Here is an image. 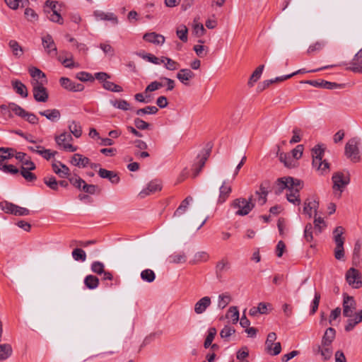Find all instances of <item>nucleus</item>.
<instances>
[{"label":"nucleus","instance_id":"f257e3e1","mask_svg":"<svg viewBox=\"0 0 362 362\" xmlns=\"http://www.w3.org/2000/svg\"><path fill=\"white\" fill-rule=\"evenodd\" d=\"M325 149L322 144H317L312 149L313 167L320 175L327 174L329 171V163L326 160H322Z\"/></svg>","mask_w":362,"mask_h":362},{"label":"nucleus","instance_id":"f03ea898","mask_svg":"<svg viewBox=\"0 0 362 362\" xmlns=\"http://www.w3.org/2000/svg\"><path fill=\"white\" fill-rule=\"evenodd\" d=\"M344 232V229L342 226H337L333 231V239L336 244V247L334 248V257L337 260L342 261H344V238L342 237Z\"/></svg>","mask_w":362,"mask_h":362},{"label":"nucleus","instance_id":"7ed1b4c3","mask_svg":"<svg viewBox=\"0 0 362 362\" xmlns=\"http://www.w3.org/2000/svg\"><path fill=\"white\" fill-rule=\"evenodd\" d=\"M231 206L234 209H238L235 212L236 215L246 216L255 206V204L252 203V196H251L247 200L245 198L235 199L231 204Z\"/></svg>","mask_w":362,"mask_h":362},{"label":"nucleus","instance_id":"20e7f679","mask_svg":"<svg viewBox=\"0 0 362 362\" xmlns=\"http://www.w3.org/2000/svg\"><path fill=\"white\" fill-rule=\"evenodd\" d=\"M54 140L59 148L65 151L75 152L77 150V147L71 144V141H73L71 134L66 132L55 136Z\"/></svg>","mask_w":362,"mask_h":362},{"label":"nucleus","instance_id":"39448f33","mask_svg":"<svg viewBox=\"0 0 362 362\" xmlns=\"http://www.w3.org/2000/svg\"><path fill=\"white\" fill-rule=\"evenodd\" d=\"M333 190L334 195L339 198L344 187L349 184V178L342 173L337 172L332 175Z\"/></svg>","mask_w":362,"mask_h":362},{"label":"nucleus","instance_id":"423d86ee","mask_svg":"<svg viewBox=\"0 0 362 362\" xmlns=\"http://www.w3.org/2000/svg\"><path fill=\"white\" fill-rule=\"evenodd\" d=\"M359 144L360 139L354 137L349 139L345 145V155L354 162H358L360 159Z\"/></svg>","mask_w":362,"mask_h":362},{"label":"nucleus","instance_id":"0eeeda50","mask_svg":"<svg viewBox=\"0 0 362 362\" xmlns=\"http://www.w3.org/2000/svg\"><path fill=\"white\" fill-rule=\"evenodd\" d=\"M0 209L5 213L14 216H28L30 214V211L28 209L19 206L7 201L0 202Z\"/></svg>","mask_w":362,"mask_h":362},{"label":"nucleus","instance_id":"6e6552de","mask_svg":"<svg viewBox=\"0 0 362 362\" xmlns=\"http://www.w3.org/2000/svg\"><path fill=\"white\" fill-rule=\"evenodd\" d=\"M276 334L275 332H270L267 335L265 341V351L271 356H276L281 351V345L280 342H275Z\"/></svg>","mask_w":362,"mask_h":362},{"label":"nucleus","instance_id":"1a4fd4ad","mask_svg":"<svg viewBox=\"0 0 362 362\" xmlns=\"http://www.w3.org/2000/svg\"><path fill=\"white\" fill-rule=\"evenodd\" d=\"M47 83L39 81H31L33 86V93L35 100L37 102L45 103L47 101L49 95L45 85Z\"/></svg>","mask_w":362,"mask_h":362},{"label":"nucleus","instance_id":"9d476101","mask_svg":"<svg viewBox=\"0 0 362 362\" xmlns=\"http://www.w3.org/2000/svg\"><path fill=\"white\" fill-rule=\"evenodd\" d=\"M315 355L320 354L324 361L330 359L333 354L332 345L321 342L320 344H315L312 347Z\"/></svg>","mask_w":362,"mask_h":362},{"label":"nucleus","instance_id":"9b49d317","mask_svg":"<svg viewBox=\"0 0 362 362\" xmlns=\"http://www.w3.org/2000/svg\"><path fill=\"white\" fill-rule=\"evenodd\" d=\"M346 279L348 284L354 288H359L362 287V275L356 269H349L346 272Z\"/></svg>","mask_w":362,"mask_h":362},{"label":"nucleus","instance_id":"f8f14e48","mask_svg":"<svg viewBox=\"0 0 362 362\" xmlns=\"http://www.w3.org/2000/svg\"><path fill=\"white\" fill-rule=\"evenodd\" d=\"M296 183L298 185V180L294 179L291 177L279 178L276 180L277 189L276 191V194H281L285 189L288 190L290 187L295 186Z\"/></svg>","mask_w":362,"mask_h":362},{"label":"nucleus","instance_id":"ddd939ff","mask_svg":"<svg viewBox=\"0 0 362 362\" xmlns=\"http://www.w3.org/2000/svg\"><path fill=\"white\" fill-rule=\"evenodd\" d=\"M301 188V182L300 180H298V185L296 183L295 186H293V187H290L288 189V192L286 193L287 200L295 205H300V199L299 192Z\"/></svg>","mask_w":362,"mask_h":362},{"label":"nucleus","instance_id":"4468645a","mask_svg":"<svg viewBox=\"0 0 362 362\" xmlns=\"http://www.w3.org/2000/svg\"><path fill=\"white\" fill-rule=\"evenodd\" d=\"M269 187L270 182L266 180L261 183L259 189L256 191L255 194L257 196V200L259 205L262 206L267 202Z\"/></svg>","mask_w":362,"mask_h":362},{"label":"nucleus","instance_id":"2eb2a0df","mask_svg":"<svg viewBox=\"0 0 362 362\" xmlns=\"http://www.w3.org/2000/svg\"><path fill=\"white\" fill-rule=\"evenodd\" d=\"M59 82L64 88L69 91L80 92L84 89V86L82 83L74 82L66 77H62Z\"/></svg>","mask_w":362,"mask_h":362},{"label":"nucleus","instance_id":"dca6fc26","mask_svg":"<svg viewBox=\"0 0 362 362\" xmlns=\"http://www.w3.org/2000/svg\"><path fill=\"white\" fill-rule=\"evenodd\" d=\"M52 170L61 178H66L70 175V169L61 161L55 160L52 164Z\"/></svg>","mask_w":362,"mask_h":362},{"label":"nucleus","instance_id":"f3484780","mask_svg":"<svg viewBox=\"0 0 362 362\" xmlns=\"http://www.w3.org/2000/svg\"><path fill=\"white\" fill-rule=\"evenodd\" d=\"M42 45L48 54L56 56L57 54V46L52 37L47 34L42 37Z\"/></svg>","mask_w":362,"mask_h":362},{"label":"nucleus","instance_id":"a211bd4d","mask_svg":"<svg viewBox=\"0 0 362 362\" xmlns=\"http://www.w3.org/2000/svg\"><path fill=\"white\" fill-rule=\"evenodd\" d=\"M356 310V302L353 297L346 296L343 301V315L345 317H350L352 316L354 311Z\"/></svg>","mask_w":362,"mask_h":362},{"label":"nucleus","instance_id":"6ab92c4d","mask_svg":"<svg viewBox=\"0 0 362 362\" xmlns=\"http://www.w3.org/2000/svg\"><path fill=\"white\" fill-rule=\"evenodd\" d=\"M161 188V184L158 180H152L145 189L140 192L139 196L141 198H144L148 195L160 191Z\"/></svg>","mask_w":362,"mask_h":362},{"label":"nucleus","instance_id":"aec40b11","mask_svg":"<svg viewBox=\"0 0 362 362\" xmlns=\"http://www.w3.org/2000/svg\"><path fill=\"white\" fill-rule=\"evenodd\" d=\"M318 202L313 199H308L304 203L303 213L307 214L310 218L313 214L316 216L317 209L318 208Z\"/></svg>","mask_w":362,"mask_h":362},{"label":"nucleus","instance_id":"412c9836","mask_svg":"<svg viewBox=\"0 0 362 362\" xmlns=\"http://www.w3.org/2000/svg\"><path fill=\"white\" fill-rule=\"evenodd\" d=\"M93 16L96 21H109L114 24L118 23L117 17L113 13H105L102 11L96 10L93 12Z\"/></svg>","mask_w":362,"mask_h":362},{"label":"nucleus","instance_id":"4be33fe9","mask_svg":"<svg viewBox=\"0 0 362 362\" xmlns=\"http://www.w3.org/2000/svg\"><path fill=\"white\" fill-rule=\"evenodd\" d=\"M143 39L156 45H162L165 42L164 36L154 32L144 34Z\"/></svg>","mask_w":362,"mask_h":362},{"label":"nucleus","instance_id":"5701e85b","mask_svg":"<svg viewBox=\"0 0 362 362\" xmlns=\"http://www.w3.org/2000/svg\"><path fill=\"white\" fill-rule=\"evenodd\" d=\"M350 64L349 69L355 73H362V49L356 54Z\"/></svg>","mask_w":362,"mask_h":362},{"label":"nucleus","instance_id":"b1692460","mask_svg":"<svg viewBox=\"0 0 362 362\" xmlns=\"http://www.w3.org/2000/svg\"><path fill=\"white\" fill-rule=\"evenodd\" d=\"M231 192V186L227 184L226 181H223L221 186L219 188V196L217 201L218 204H221L224 203L228 198Z\"/></svg>","mask_w":362,"mask_h":362},{"label":"nucleus","instance_id":"393cba45","mask_svg":"<svg viewBox=\"0 0 362 362\" xmlns=\"http://www.w3.org/2000/svg\"><path fill=\"white\" fill-rule=\"evenodd\" d=\"M211 303V298L205 296L199 300L194 305V312L197 314H202Z\"/></svg>","mask_w":362,"mask_h":362},{"label":"nucleus","instance_id":"a878e982","mask_svg":"<svg viewBox=\"0 0 362 362\" xmlns=\"http://www.w3.org/2000/svg\"><path fill=\"white\" fill-rule=\"evenodd\" d=\"M71 163L78 168H86L90 163V159L80 153H75L71 159Z\"/></svg>","mask_w":362,"mask_h":362},{"label":"nucleus","instance_id":"bb28decb","mask_svg":"<svg viewBox=\"0 0 362 362\" xmlns=\"http://www.w3.org/2000/svg\"><path fill=\"white\" fill-rule=\"evenodd\" d=\"M26 156L27 155L25 153L17 152L15 158L22 163L21 168L35 170L36 168L35 164L30 160V158H26Z\"/></svg>","mask_w":362,"mask_h":362},{"label":"nucleus","instance_id":"cd10ccee","mask_svg":"<svg viewBox=\"0 0 362 362\" xmlns=\"http://www.w3.org/2000/svg\"><path fill=\"white\" fill-rule=\"evenodd\" d=\"M98 175L102 178L108 179L112 184H117L120 181L119 175L114 171L107 170L104 168H100L98 170Z\"/></svg>","mask_w":362,"mask_h":362},{"label":"nucleus","instance_id":"c85d7f7f","mask_svg":"<svg viewBox=\"0 0 362 362\" xmlns=\"http://www.w3.org/2000/svg\"><path fill=\"white\" fill-rule=\"evenodd\" d=\"M194 77V74L189 69H180L177 74V79L185 85H187L188 81Z\"/></svg>","mask_w":362,"mask_h":362},{"label":"nucleus","instance_id":"c756f323","mask_svg":"<svg viewBox=\"0 0 362 362\" xmlns=\"http://www.w3.org/2000/svg\"><path fill=\"white\" fill-rule=\"evenodd\" d=\"M307 83H309L315 87H320L325 89L332 90L337 88L339 85L336 83L329 82L324 80L321 81H308Z\"/></svg>","mask_w":362,"mask_h":362},{"label":"nucleus","instance_id":"7c9ffc66","mask_svg":"<svg viewBox=\"0 0 362 362\" xmlns=\"http://www.w3.org/2000/svg\"><path fill=\"white\" fill-rule=\"evenodd\" d=\"M11 85L15 92L22 98H27L28 93L26 86L19 80H13Z\"/></svg>","mask_w":362,"mask_h":362},{"label":"nucleus","instance_id":"2f4dec72","mask_svg":"<svg viewBox=\"0 0 362 362\" xmlns=\"http://www.w3.org/2000/svg\"><path fill=\"white\" fill-rule=\"evenodd\" d=\"M29 73L33 78L31 81H39L47 83V79L45 74L39 69L36 67H31L29 69Z\"/></svg>","mask_w":362,"mask_h":362},{"label":"nucleus","instance_id":"473e14b6","mask_svg":"<svg viewBox=\"0 0 362 362\" xmlns=\"http://www.w3.org/2000/svg\"><path fill=\"white\" fill-rule=\"evenodd\" d=\"M39 114L53 122L58 121L61 117L59 110L57 109L40 111Z\"/></svg>","mask_w":362,"mask_h":362},{"label":"nucleus","instance_id":"72a5a7b5","mask_svg":"<svg viewBox=\"0 0 362 362\" xmlns=\"http://www.w3.org/2000/svg\"><path fill=\"white\" fill-rule=\"evenodd\" d=\"M16 150L13 148L0 147V163L16 156Z\"/></svg>","mask_w":362,"mask_h":362},{"label":"nucleus","instance_id":"f704fd0d","mask_svg":"<svg viewBox=\"0 0 362 362\" xmlns=\"http://www.w3.org/2000/svg\"><path fill=\"white\" fill-rule=\"evenodd\" d=\"M8 46L14 57L16 58H20L22 57L24 52L23 49L16 40H10L8 42Z\"/></svg>","mask_w":362,"mask_h":362},{"label":"nucleus","instance_id":"c9c22d12","mask_svg":"<svg viewBox=\"0 0 362 362\" xmlns=\"http://www.w3.org/2000/svg\"><path fill=\"white\" fill-rule=\"evenodd\" d=\"M336 331L332 327H329L325 332L324 335L322 336L321 342L325 344H328L332 345V342L335 339Z\"/></svg>","mask_w":362,"mask_h":362},{"label":"nucleus","instance_id":"e433bc0d","mask_svg":"<svg viewBox=\"0 0 362 362\" xmlns=\"http://www.w3.org/2000/svg\"><path fill=\"white\" fill-rule=\"evenodd\" d=\"M193 199L192 197L189 196L186 197L180 204L179 207L176 209L174 213V216H180L187 211L188 206L191 202H192Z\"/></svg>","mask_w":362,"mask_h":362},{"label":"nucleus","instance_id":"4c0bfd02","mask_svg":"<svg viewBox=\"0 0 362 362\" xmlns=\"http://www.w3.org/2000/svg\"><path fill=\"white\" fill-rule=\"evenodd\" d=\"M230 262L227 258H222L220 261H218L216 265V273L218 276L225 271H227L230 269Z\"/></svg>","mask_w":362,"mask_h":362},{"label":"nucleus","instance_id":"58836bf2","mask_svg":"<svg viewBox=\"0 0 362 362\" xmlns=\"http://www.w3.org/2000/svg\"><path fill=\"white\" fill-rule=\"evenodd\" d=\"M84 284L90 290L95 289L99 285V279L97 276L90 274L85 277Z\"/></svg>","mask_w":362,"mask_h":362},{"label":"nucleus","instance_id":"ea45409f","mask_svg":"<svg viewBox=\"0 0 362 362\" xmlns=\"http://www.w3.org/2000/svg\"><path fill=\"white\" fill-rule=\"evenodd\" d=\"M69 129L71 134L76 138H79L82 134V127L81 124L73 120L69 122Z\"/></svg>","mask_w":362,"mask_h":362},{"label":"nucleus","instance_id":"a19ab883","mask_svg":"<svg viewBox=\"0 0 362 362\" xmlns=\"http://www.w3.org/2000/svg\"><path fill=\"white\" fill-rule=\"evenodd\" d=\"M13 353V349L9 344H0V361H4L9 358Z\"/></svg>","mask_w":362,"mask_h":362},{"label":"nucleus","instance_id":"79ce46f5","mask_svg":"<svg viewBox=\"0 0 362 362\" xmlns=\"http://www.w3.org/2000/svg\"><path fill=\"white\" fill-rule=\"evenodd\" d=\"M264 68V65H260L253 71V73L251 75V76L249 79V81L247 83V84L250 87H252L254 86L255 83H256L260 78L263 72Z\"/></svg>","mask_w":362,"mask_h":362},{"label":"nucleus","instance_id":"37998d69","mask_svg":"<svg viewBox=\"0 0 362 362\" xmlns=\"http://www.w3.org/2000/svg\"><path fill=\"white\" fill-rule=\"evenodd\" d=\"M47 18L52 22L57 23L59 25L64 23V20L62 16L57 12V11H45Z\"/></svg>","mask_w":362,"mask_h":362},{"label":"nucleus","instance_id":"c03bdc74","mask_svg":"<svg viewBox=\"0 0 362 362\" xmlns=\"http://www.w3.org/2000/svg\"><path fill=\"white\" fill-rule=\"evenodd\" d=\"M44 183L52 190L58 191L59 184L56 177L53 175L46 176L43 178Z\"/></svg>","mask_w":362,"mask_h":362},{"label":"nucleus","instance_id":"a18cd8bd","mask_svg":"<svg viewBox=\"0 0 362 362\" xmlns=\"http://www.w3.org/2000/svg\"><path fill=\"white\" fill-rule=\"evenodd\" d=\"M161 64H164L165 68L170 71H174L178 69L179 64L173 59L166 57H161Z\"/></svg>","mask_w":362,"mask_h":362},{"label":"nucleus","instance_id":"49530a36","mask_svg":"<svg viewBox=\"0 0 362 362\" xmlns=\"http://www.w3.org/2000/svg\"><path fill=\"white\" fill-rule=\"evenodd\" d=\"M187 260V257L184 252L174 253L169 256L168 261L172 264L185 263Z\"/></svg>","mask_w":362,"mask_h":362},{"label":"nucleus","instance_id":"de8ad7c7","mask_svg":"<svg viewBox=\"0 0 362 362\" xmlns=\"http://www.w3.org/2000/svg\"><path fill=\"white\" fill-rule=\"evenodd\" d=\"M226 317L230 319L233 324H237L239 320V311L235 306L230 307L226 315Z\"/></svg>","mask_w":362,"mask_h":362},{"label":"nucleus","instance_id":"09e8293b","mask_svg":"<svg viewBox=\"0 0 362 362\" xmlns=\"http://www.w3.org/2000/svg\"><path fill=\"white\" fill-rule=\"evenodd\" d=\"M277 153L280 161L283 163L286 167L292 168L294 166V160L289 154L283 152Z\"/></svg>","mask_w":362,"mask_h":362},{"label":"nucleus","instance_id":"8fccbe9b","mask_svg":"<svg viewBox=\"0 0 362 362\" xmlns=\"http://www.w3.org/2000/svg\"><path fill=\"white\" fill-rule=\"evenodd\" d=\"M5 2L13 10H16L20 5L21 7H25L29 4L28 0H5Z\"/></svg>","mask_w":362,"mask_h":362},{"label":"nucleus","instance_id":"3c124183","mask_svg":"<svg viewBox=\"0 0 362 362\" xmlns=\"http://www.w3.org/2000/svg\"><path fill=\"white\" fill-rule=\"evenodd\" d=\"M110 104L114 107L122 110L127 111L130 109V104L125 100H110Z\"/></svg>","mask_w":362,"mask_h":362},{"label":"nucleus","instance_id":"603ef678","mask_svg":"<svg viewBox=\"0 0 362 362\" xmlns=\"http://www.w3.org/2000/svg\"><path fill=\"white\" fill-rule=\"evenodd\" d=\"M141 278L144 281L151 283L155 280L156 274L153 270L146 269L141 272Z\"/></svg>","mask_w":362,"mask_h":362},{"label":"nucleus","instance_id":"864d4df0","mask_svg":"<svg viewBox=\"0 0 362 362\" xmlns=\"http://www.w3.org/2000/svg\"><path fill=\"white\" fill-rule=\"evenodd\" d=\"M231 301V297L228 293H222L218 296V307L221 309L225 308Z\"/></svg>","mask_w":362,"mask_h":362},{"label":"nucleus","instance_id":"5fc2aeb1","mask_svg":"<svg viewBox=\"0 0 362 362\" xmlns=\"http://www.w3.org/2000/svg\"><path fill=\"white\" fill-rule=\"evenodd\" d=\"M235 329L233 327L227 325H225L220 332V336L225 341H229V337L235 334Z\"/></svg>","mask_w":362,"mask_h":362},{"label":"nucleus","instance_id":"6e6d98bb","mask_svg":"<svg viewBox=\"0 0 362 362\" xmlns=\"http://www.w3.org/2000/svg\"><path fill=\"white\" fill-rule=\"evenodd\" d=\"M325 227L326 223L322 218H315L313 229L315 230V233L316 235L320 234Z\"/></svg>","mask_w":362,"mask_h":362},{"label":"nucleus","instance_id":"4d7b16f0","mask_svg":"<svg viewBox=\"0 0 362 362\" xmlns=\"http://www.w3.org/2000/svg\"><path fill=\"white\" fill-rule=\"evenodd\" d=\"M326 42L324 40L317 41L313 45H310L307 50V53L309 54H313L314 52H319L323 49L325 46Z\"/></svg>","mask_w":362,"mask_h":362},{"label":"nucleus","instance_id":"13d9d810","mask_svg":"<svg viewBox=\"0 0 362 362\" xmlns=\"http://www.w3.org/2000/svg\"><path fill=\"white\" fill-rule=\"evenodd\" d=\"M72 257L75 261L85 262L86 254L84 250L80 248H76L72 251Z\"/></svg>","mask_w":362,"mask_h":362},{"label":"nucleus","instance_id":"bf43d9fd","mask_svg":"<svg viewBox=\"0 0 362 362\" xmlns=\"http://www.w3.org/2000/svg\"><path fill=\"white\" fill-rule=\"evenodd\" d=\"M10 109L12 110V112L16 115L21 117L22 118H25L26 111L18 105L14 103H10Z\"/></svg>","mask_w":362,"mask_h":362},{"label":"nucleus","instance_id":"052dcab7","mask_svg":"<svg viewBox=\"0 0 362 362\" xmlns=\"http://www.w3.org/2000/svg\"><path fill=\"white\" fill-rule=\"evenodd\" d=\"M103 87L107 90L115 92V93H119L123 90L122 88L119 86V85H117L114 83L112 81H105L103 84Z\"/></svg>","mask_w":362,"mask_h":362},{"label":"nucleus","instance_id":"680f3d73","mask_svg":"<svg viewBox=\"0 0 362 362\" xmlns=\"http://www.w3.org/2000/svg\"><path fill=\"white\" fill-rule=\"evenodd\" d=\"M158 109L156 106H146L144 108L139 109L136 111L138 116H142L145 114L154 115L157 113Z\"/></svg>","mask_w":362,"mask_h":362},{"label":"nucleus","instance_id":"e2e57ef3","mask_svg":"<svg viewBox=\"0 0 362 362\" xmlns=\"http://www.w3.org/2000/svg\"><path fill=\"white\" fill-rule=\"evenodd\" d=\"M188 29L185 25H181L176 31L177 36L184 42L187 41Z\"/></svg>","mask_w":362,"mask_h":362},{"label":"nucleus","instance_id":"0e129e2a","mask_svg":"<svg viewBox=\"0 0 362 362\" xmlns=\"http://www.w3.org/2000/svg\"><path fill=\"white\" fill-rule=\"evenodd\" d=\"M31 170H30L28 168H21L20 173L21 175L25 178V180H26L28 182H33L36 180L37 179L36 175L34 173H31Z\"/></svg>","mask_w":362,"mask_h":362},{"label":"nucleus","instance_id":"69168bd1","mask_svg":"<svg viewBox=\"0 0 362 362\" xmlns=\"http://www.w3.org/2000/svg\"><path fill=\"white\" fill-rule=\"evenodd\" d=\"M91 271L93 273L101 275L103 273H104L105 265L101 262L95 261L91 264Z\"/></svg>","mask_w":362,"mask_h":362},{"label":"nucleus","instance_id":"338daca9","mask_svg":"<svg viewBox=\"0 0 362 362\" xmlns=\"http://www.w3.org/2000/svg\"><path fill=\"white\" fill-rule=\"evenodd\" d=\"M69 182L78 189H81L85 181L77 175L67 177Z\"/></svg>","mask_w":362,"mask_h":362},{"label":"nucleus","instance_id":"774afa93","mask_svg":"<svg viewBox=\"0 0 362 362\" xmlns=\"http://www.w3.org/2000/svg\"><path fill=\"white\" fill-rule=\"evenodd\" d=\"M313 226L311 223H308L304 230V238L305 240L310 243L313 240Z\"/></svg>","mask_w":362,"mask_h":362}]
</instances>
